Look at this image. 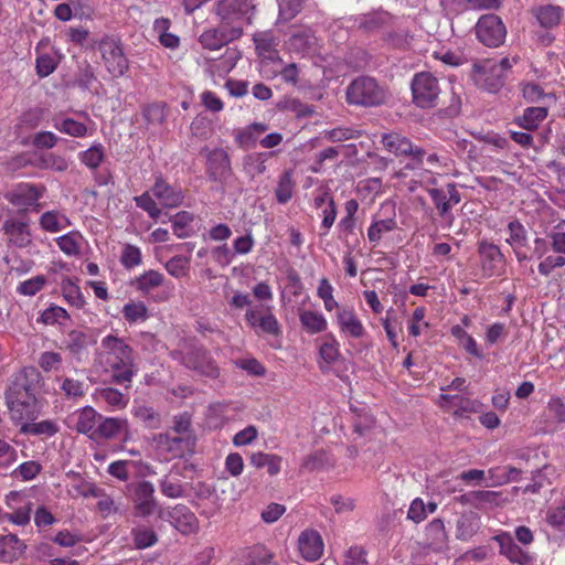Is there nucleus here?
Listing matches in <instances>:
<instances>
[{
    "mask_svg": "<svg viewBox=\"0 0 565 565\" xmlns=\"http://www.w3.org/2000/svg\"><path fill=\"white\" fill-rule=\"evenodd\" d=\"M43 379L34 366H26L12 376L6 390V404L14 424L34 420L39 416V398Z\"/></svg>",
    "mask_w": 565,
    "mask_h": 565,
    "instance_id": "1",
    "label": "nucleus"
},
{
    "mask_svg": "<svg viewBox=\"0 0 565 565\" xmlns=\"http://www.w3.org/2000/svg\"><path fill=\"white\" fill-rule=\"evenodd\" d=\"M132 352L122 339L109 334L102 340L96 360L106 371L113 372V382L126 384L131 382L136 372Z\"/></svg>",
    "mask_w": 565,
    "mask_h": 565,
    "instance_id": "2",
    "label": "nucleus"
},
{
    "mask_svg": "<svg viewBox=\"0 0 565 565\" xmlns=\"http://www.w3.org/2000/svg\"><path fill=\"white\" fill-rule=\"evenodd\" d=\"M345 97L350 105L375 107L386 102L387 92L374 77L362 75L348 85Z\"/></svg>",
    "mask_w": 565,
    "mask_h": 565,
    "instance_id": "3",
    "label": "nucleus"
},
{
    "mask_svg": "<svg viewBox=\"0 0 565 565\" xmlns=\"http://www.w3.org/2000/svg\"><path fill=\"white\" fill-rule=\"evenodd\" d=\"M441 94L438 79L430 73L422 72L412 81L413 102L420 108H431L438 105Z\"/></svg>",
    "mask_w": 565,
    "mask_h": 565,
    "instance_id": "4",
    "label": "nucleus"
},
{
    "mask_svg": "<svg viewBox=\"0 0 565 565\" xmlns=\"http://www.w3.org/2000/svg\"><path fill=\"white\" fill-rule=\"evenodd\" d=\"M157 448L169 454L172 458H183L195 452L196 436H179L171 431L160 433L153 436Z\"/></svg>",
    "mask_w": 565,
    "mask_h": 565,
    "instance_id": "5",
    "label": "nucleus"
},
{
    "mask_svg": "<svg viewBox=\"0 0 565 565\" xmlns=\"http://www.w3.org/2000/svg\"><path fill=\"white\" fill-rule=\"evenodd\" d=\"M475 30L478 40L488 47H499L507 36V28L501 18L492 13L480 17Z\"/></svg>",
    "mask_w": 565,
    "mask_h": 565,
    "instance_id": "6",
    "label": "nucleus"
},
{
    "mask_svg": "<svg viewBox=\"0 0 565 565\" xmlns=\"http://www.w3.org/2000/svg\"><path fill=\"white\" fill-rule=\"evenodd\" d=\"M99 50L107 71L114 77L118 78L124 76L129 68V62L124 54L120 42L105 38L99 43Z\"/></svg>",
    "mask_w": 565,
    "mask_h": 565,
    "instance_id": "7",
    "label": "nucleus"
},
{
    "mask_svg": "<svg viewBox=\"0 0 565 565\" xmlns=\"http://www.w3.org/2000/svg\"><path fill=\"white\" fill-rule=\"evenodd\" d=\"M383 147L391 153L399 157H409L416 164H422L426 151L415 146L407 137L397 132H390L382 136Z\"/></svg>",
    "mask_w": 565,
    "mask_h": 565,
    "instance_id": "8",
    "label": "nucleus"
},
{
    "mask_svg": "<svg viewBox=\"0 0 565 565\" xmlns=\"http://www.w3.org/2000/svg\"><path fill=\"white\" fill-rule=\"evenodd\" d=\"M131 500L139 516L151 515L158 507L154 487L150 481L140 480L129 484Z\"/></svg>",
    "mask_w": 565,
    "mask_h": 565,
    "instance_id": "9",
    "label": "nucleus"
},
{
    "mask_svg": "<svg viewBox=\"0 0 565 565\" xmlns=\"http://www.w3.org/2000/svg\"><path fill=\"white\" fill-rule=\"evenodd\" d=\"M181 363L200 375L211 379L218 376V367L215 361L211 358L207 350L202 347H192L188 352L183 353Z\"/></svg>",
    "mask_w": 565,
    "mask_h": 565,
    "instance_id": "10",
    "label": "nucleus"
},
{
    "mask_svg": "<svg viewBox=\"0 0 565 565\" xmlns=\"http://www.w3.org/2000/svg\"><path fill=\"white\" fill-rule=\"evenodd\" d=\"M472 78L479 88L489 93H497L504 85V77L500 75V67L490 66V61L475 64Z\"/></svg>",
    "mask_w": 565,
    "mask_h": 565,
    "instance_id": "11",
    "label": "nucleus"
},
{
    "mask_svg": "<svg viewBox=\"0 0 565 565\" xmlns=\"http://www.w3.org/2000/svg\"><path fill=\"white\" fill-rule=\"evenodd\" d=\"M254 6L249 0H218L215 3L214 12L222 23L232 24L245 17Z\"/></svg>",
    "mask_w": 565,
    "mask_h": 565,
    "instance_id": "12",
    "label": "nucleus"
},
{
    "mask_svg": "<svg viewBox=\"0 0 565 565\" xmlns=\"http://www.w3.org/2000/svg\"><path fill=\"white\" fill-rule=\"evenodd\" d=\"M206 173L214 182H223L232 174L231 159L224 149L211 150L206 158Z\"/></svg>",
    "mask_w": 565,
    "mask_h": 565,
    "instance_id": "13",
    "label": "nucleus"
},
{
    "mask_svg": "<svg viewBox=\"0 0 565 565\" xmlns=\"http://www.w3.org/2000/svg\"><path fill=\"white\" fill-rule=\"evenodd\" d=\"M242 34V28H213L204 31L199 40L204 49L215 51L238 39Z\"/></svg>",
    "mask_w": 565,
    "mask_h": 565,
    "instance_id": "14",
    "label": "nucleus"
},
{
    "mask_svg": "<svg viewBox=\"0 0 565 565\" xmlns=\"http://www.w3.org/2000/svg\"><path fill=\"white\" fill-rule=\"evenodd\" d=\"M169 521L183 535L198 533L200 529L196 515L184 504H177L169 512Z\"/></svg>",
    "mask_w": 565,
    "mask_h": 565,
    "instance_id": "15",
    "label": "nucleus"
},
{
    "mask_svg": "<svg viewBox=\"0 0 565 565\" xmlns=\"http://www.w3.org/2000/svg\"><path fill=\"white\" fill-rule=\"evenodd\" d=\"M43 191L44 188H39L31 183H20L6 193V199L18 207L28 209L36 203L42 196Z\"/></svg>",
    "mask_w": 565,
    "mask_h": 565,
    "instance_id": "16",
    "label": "nucleus"
},
{
    "mask_svg": "<svg viewBox=\"0 0 565 565\" xmlns=\"http://www.w3.org/2000/svg\"><path fill=\"white\" fill-rule=\"evenodd\" d=\"M478 252L481 257L483 273L489 277L498 274L504 262V256L500 248L493 243L481 241Z\"/></svg>",
    "mask_w": 565,
    "mask_h": 565,
    "instance_id": "17",
    "label": "nucleus"
},
{
    "mask_svg": "<svg viewBox=\"0 0 565 565\" xmlns=\"http://www.w3.org/2000/svg\"><path fill=\"white\" fill-rule=\"evenodd\" d=\"M122 434H125V439H127L129 426L126 418L102 416L93 440L97 443L100 440H109Z\"/></svg>",
    "mask_w": 565,
    "mask_h": 565,
    "instance_id": "18",
    "label": "nucleus"
},
{
    "mask_svg": "<svg viewBox=\"0 0 565 565\" xmlns=\"http://www.w3.org/2000/svg\"><path fill=\"white\" fill-rule=\"evenodd\" d=\"M392 15L386 11H374L361 15L355 20L358 29L366 34H373L387 29L392 23Z\"/></svg>",
    "mask_w": 565,
    "mask_h": 565,
    "instance_id": "19",
    "label": "nucleus"
},
{
    "mask_svg": "<svg viewBox=\"0 0 565 565\" xmlns=\"http://www.w3.org/2000/svg\"><path fill=\"white\" fill-rule=\"evenodd\" d=\"M299 551L307 561L318 559L323 552V542L321 535L313 530L301 533L298 539Z\"/></svg>",
    "mask_w": 565,
    "mask_h": 565,
    "instance_id": "20",
    "label": "nucleus"
},
{
    "mask_svg": "<svg viewBox=\"0 0 565 565\" xmlns=\"http://www.w3.org/2000/svg\"><path fill=\"white\" fill-rule=\"evenodd\" d=\"M153 195L166 207H177L183 202V193L179 188L171 186L161 177L156 179L151 189Z\"/></svg>",
    "mask_w": 565,
    "mask_h": 565,
    "instance_id": "21",
    "label": "nucleus"
},
{
    "mask_svg": "<svg viewBox=\"0 0 565 565\" xmlns=\"http://www.w3.org/2000/svg\"><path fill=\"white\" fill-rule=\"evenodd\" d=\"M20 434L26 436H38L42 439H46L55 436L60 431V426L56 420L44 419L41 422L23 420L19 422Z\"/></svg>",
    "mask_w": 565,
    "mask_h": 565,
    "instance_id": "22",
    "label": "nucleus"
},
{
    "mask_svg": "<svg viewBox=\"0 0 565 565\" xmlns=\"http://www.w3.org/2000/svg\"><path fill=\"white\" fill-rule=\"evenodd\" d=\"M494 540L499 544L500 554L509 558L510 562L520 565H527L530 563V556L522 551L508 533L499 534L494 536Z\"/></svg>",
    "mask_w": 565,
    "mask_h": 565,
    "instance_id": "23",
    "label": "nucleus"
},
{
    "mask_svg": "<svg viewBox=\"0 0 565 565\" xmlns=\"http://www.w3.org/2000/svg\"><path fill=\"white\" fill-rule=\"evenodd\" d=\"M95 342L96 340L93 335L82 330H72L66 337L65 348L73 358L81 361L83 355L87 352L88 347Z\"/></svg>",
    "mask_w": 565,
    "mask_h": 565,
    "instance_id": "24",
    "label": "nucleus"
},
{
    "mask_svg": "<svg viewBox=\"0 0 565 565\" xmlns=\"http://www.w3.org/2000/svg\"><path fill=\"white\" fill-rule=\"evenodd\" d=\"M26 545L15 535H0V562L12 563L24 553Z\"/></svg>",
    "mask_w": 565,
    "mask_h": 565,
    "instance_id": "25",
    "label": "nucleus"
},
{
    "mask_svg": "<svg viewBox=\"0 0 565 565\" xmlns=\"http://www.w3.org/2000/svg\"><path fill=\"white\" fill-rule=\"evenodd\" d=\"M100 418L102 415L98 414L93 407L86 406L82 408L77 414L75 424L76 430L79 434L87 435L88 438L93 440L97 431Z\"/></svg>",
    "mask_w": 565,
    "mask_h": 565,
    "instance_id": "26",
    "label": "nucleus"
},
{
    "mask_svg": "<svg viewBox=\"0 0 565 565\" xmlns=\"http://www.w3.org/2000/svg\"><path fill=\"white\" fill-rule=\"evenodd\" d=\"M337 320L342 332L352 338L360 339L365 334V329L352 310L343 309L337 313Z\"/></svg>",
    "mask_w": 565,
    "mask_h": 565,
    "instance_id": "27",
    "label": "nucleus"
},
{
    "mask_svg": "<svg viewBox=\"0 0 565 565\" xmlns=\"http://www.w3.org/2000/svg\"><path fill=\"white\" fill-rule=\"evenodd\" d=\"M3 231L19 247H25L31 243L29 225L25 222L7 220L3 223Z\"/></svg>",
    "mask_w": 565,
    "mask_h": 565,
    "instance_id": "28",
    "label": "nucleus"
},
{
    "mask_svg": "<svg viewBox=\"0 0 565 565\" xmlns=\"http://www.w3.org/2000/svg\"><path fill=\"white\" fill-rule=\"evenodd\" d=\"M479 527L480 519L477 513H463L457 521L456 537L461 541H468L478 532Z\"/></svg>",
    "mask_w": 565,
    "mask_h": 565,
    "instance_id": "29",
    "label": "nucleus"
},
{
    "mask_svg": "<svg viewBox=\"0 0 565 565\" xmlns=\"http://www.w3.org/2000/svg\"><path fill=\"white\" fill-rule=\"evenodd\" d=\"M547 117V108L529 107L522 116L515 118V124L521 128L533 131L539 128L540 124Z\"/></svg>",
    "mask_w": 565,
    "mask_h": 565,
    "instance_id": "30",
    "label": "nucleus"
},
{
    "mask_svg": "<svg viewBox=\"0 0 565 565\" xmlns=\"http://www.w3.org/2000/svg\"><path fill=\"white\" fill-rule=\"evenodd\" d=\"M299 319L301 326L311 334L322 332L327 329V320L319 312L302 310L299 313Z\"/></svg>",
    "mask_w": 565,
    "mask_h": 565,
    "instance_id": "31",
    "label": "nucleus"
},
{
    "mask_svg": "<svg viewBox=\"0 0 565 565\" xmlns=\"http://www.w3.org/2000/svg\"><path fill=\"white\" fill-rule=\"evenodd\" d=\"M281 457L274 454L254 452L250 456V463L259 469L267 467L270 476H275L280 471Z\"/></svg>",
    "mask_w": 565,
    "mask_h": 565,
    "instance_id": "32",
    "label": "nucleus"
},
{
    "mask_svg": "<svg viewBox=\"0 0 565 565\" xmlns=\"http://www.w3.org/2000/svg\"><path fill=\"white\" fill-rule=\"evenodd\" d=\"M316 43V38L309 31H300L292 34L288 41L291 52L308 54Z\"/></svg>",
    "mask_w": 565,
    "mask_h": 565,
    "instance_id": "33",
    "label": "nucleus"
},
{
    "mask_svg": "<svg viewBox=\"0 0 565 565\" xmlns=\"http://www.w3.org/2000/svg\"><path fill=\"white\" fill-rule=\"evenodd\" d=\"M509 237L507 243L513 248H523L527 246V231L519 220H513L508 224Z\"/></svg>",
    "mask_w": 565,
    "mask_h": 565,
    "instance_id": "34",
    "label": "nucleus"
},
{
    "mask_svg": "<svg viewBox=\"0 0 565 565\" xmlns=\"http://www.w3.org/2000/svg\"><path fill=\"white\" fill-rule=\"evenodd\" d=\"M563 10L557 6L547 4L536 10V19L543 28L550 29L561 21Z\"/></svg>",
    "mask_w": 565,
    "mask_h": 565,
    "instance_id": "35",
    "label": "nucleus"
},
{
    "mask_svg": "<svg viewBox=\"0 0 565 565\" xmlns=\"http://www.w3.org/2000/svg\"><path fill=\"white\" fill-rule=\"evenodd\" d=\"M266 153L254 152L243 158V169L250 177L263 174L266 171Z\"/></svg>",
    "mask_w": 565,
    "mask_h": 565,
    "instance_id": "36",
    "label": "nucleus"
},
{
    "mask_svg": "<svg viewBox=\"0 0 565 565\" xmlns=\"http://www.w3.org/2000/svg\"><path fill=\"white\" fill-rule=\"evenodd\" d=\"M476 509H492L507 502L501 492L491 490L476 491Z\"/></svg>",
    "mask_w": 565,
    "mask_h": 565,
    "instance_id": "37",
    "label": "nucleus"
},
{
    "mask_svg": "<svg viewBox=\"0 0 565 565\" xmlns=\"http://www.w3.org/2000/svg\"><path fill=\"white\" fill-rule=\"evenodd\" d=\"M193 214L181 211L172 217V230L179 238H185L193 234L191 223L193 222Z\"/></svg>",
    "mask_w": 565,
    "mask_h": 565,
    "instance_id": "38",
    "label": "nucleus"
},
{
    "mask_svg": "<svg viewBox=\"0 0 565 565\" xmlns=\"http://www.w3.org/2000/svg\"><path fill=\"white\" fill-rule=\"evenodd\" d=\"M163 284V275L157 270H148L140 275L136 281L137 290L149 294L152 289Z\"/></svg>",
    "mask_w": 565,
    "mask_h": 565,
    "instance_id": "39",
    "label": "nucleus"
},
{
    "mask_svg": "<svg viewBox=\"0 0 565 565\" xmlns=\"http://www.w3.org/2000/svg\"><path fill=\"white\" fill-rule=\"evenodd\" d=\"M428 193L439 212V215L448 221L449 224L454 222V215L450 213L451 205L448 202L447 194L444 189H429Z\"/></svg>",
    "mask_w": 565,
    "mask_h": 565,
    "instance_id": "40",
    "label": "nucleus"
},
{
    "mask_svg": "<svg viewBox=\"0 0 565 565\" xmlns=\"http://www.w3.org/2000/svg\"><path fill=\"white\" fill-rule=\"evenodd\" d=\"M294 189L295 182L292 181V172L287 170L280 175L277 189L275 191L277 201L281 204L290 201L294 194Z\"/></svg>",
    "mask_w": 565,
    "mask_h": 565,
    "instance_id": "41",
    "label": "nucleus"
},
{
    "mask_svg": "<svg viewBox=\"0 0 565 565\" xmlns=\"http://www.w3.org/2000/svg\"><path fill=\"white\" fill-rule=\"evenodd\" d=\"M134 544L138 550H145L158 542V535L152 529L139 526L131 531Z\"/></svg>",
    "mask_w": 565,
    "mask_h": 565,
    "instance_id": "42",
    "label": "nucleus"
},
{
    "mask_svg": "<svg viewBox=\"0 0 565 565\" xmlns=\"http://www.w3.org/2000/svg\"><path fill=\"white\" fill-rule=\"evenodd\" d=\"M122 315L129 323L146 321L149 318L148 308L142 301L126 303L122 308Z\"/></svg>",
    "mask_w": 565,
    "mask_h": 565,
    "instance_id": "43",
    "label": "nucleus"
},
{
    "mask_svg": "<svg viewBox=\"0 0 565 565\" xmlns=\"http://www.w3.org/2000/svg\"><path fill=\"white\" fill-rule=\"evenodd\" d=\"M99 399L104 401L111 407L125 408L129 398L114 387H104L97 391Z\"/></svg>",
    "mask_w": 565,
    "mask_h": 565,
    "instance_id": "44",
    "label": "nucleus"
},
{
    "mask_svg": "<svg viewBox=\"0 0 565 565\" xmlns=\"http://www.w3.org/2000/svg\"><path fill=\"white\" fill-rule=\"evenodd\" d=\"M396 226V221L393 217L376 221L369 227L367 237L370 242L376 243L385 233L392 232Z\"/></svg>",
    "mask_w": 565,
    "mask_h": 565,
    "instance_id": "45",
    "label": "nucleus"
},
{
    "mask_svg": "<svg viewBox=\"0 0 565 565\" xmlns=\"http://www.w3.org/2000/svg\"><path fill=\"white\" fill-rule=\"evenodd\" d=\"M159 486L161 493L168 498L178 499L184 495L181 481L178 478H173L171 473L164 476Z\"/></svg>",
    "mask_w": 565,
    "mask_h": 565,
    "instance_id": "46",
    "label": "nucleus"
},
{
    "mask_svg": "<svg viewBox=\"0 0 565 565\" xmlns=\"http://www.w3.org/2000/svg\"><path fill=\"white\" fill-rule=\"evenodd\" d=\"M105 158L104 147L100 143L94 145L79 153V159L89 169H96Z\"/></svg>",
    "mask_w": 565,
    "mask_h": 565,
    "instance_id": "47",
    "label": "nucleus"
},
{
    "mask_svg": "<svg viewBox=\"0 0 565 565\" xmlns=\"http://www.w3.org/2000/svg\"><path fill=\"white\" fill-rule=\"evenodd\" d=\"M54 127L63 134L72 137H84L87 134L85 124L74 120L73 118H65L60 122H55Z\"/></svg>",
    "mask_w": 565,
    "mask_h": 565,
    "instance_id": "48",
    "label": "nucleus"
},
{
    "mask_svg": "<svg viewBox=\"0 0 565 565\" xmlns=\"http://www.w3.org/2000/svg\"><path fill=\"white\" fill-rule=\"evenodd\" d=\"M62 291L66 301L77 308H82L85 305V298L79 287L71 280L62 282Z\"/></svg>",
    "mask_w": 565,
    "mask_h": 565,
    "instance_id": "49",
    "label": "nucleus"
},
{
    "mask_svg": "<svg viewBox=\"0 0 565 565\" xmlns=\"http://www.w3.org/2000/svg\"><path fill=\"white\" fill-rule=\"evenodd\" d=\"M171 433L179 436L195 435L192 429V417L188 412L173 416Z\"/></svg>",
    "mask_w": 565,
    "mask_h": 565,
    "instance_id": "50",
    "label": "nucleus"
},
{
    "mask_svg": "<svg viewBox=\"0 0 565 565\" xmlns=\"http://www.w3.org/2000/svg\"><path fill=\"white\" fill-rule=\"evenodd\" d=\"M164 267L171 276L175 278L183 277L189 271L190 258L180 255L173 256L166 263Z\"/></svg>",
    "mask_w": 565,
    "mask_h": 565,
    "instance_id": "51",
    "label": "nucleus"
},
{
    "mask_svg": "<svg viewBox=\"0 0 565 565\" xmlns=\"http://www.w3.org/2000/svg\"><path fill=\"white\" fill-rule=\"evenodd\" d=\"M141 250L139 247L126 244L122 247L120 263L126 269H131L141 264Z\"/></svg>",
    "mask_w": 565,
    "mask_h": 565,
    "instance_id": "52",
    "label": "nucleus"
},
{
    "mask_svg": "<svg viewBox=\"0 0 565 565\" xmlns=\"http://www.w3.org/2000/svg\"><path fill=\"white\" fill-rule=\"evenodd\" d=\"M545 521L553 529L564 532L565 531V504L550 508L546 511Z\"/></svg>",
    "mask_w": 565,
    "mask_h": 565,
    "instance_id": "53",
    "label": "nucleus"
},
{
    "mask_svg": "<svg viewBox=\"0 0 565 565\" xmlns=\"http://www.w3.org/2000/svg\"><path fill=\"white\" fill-rule=\"evenodd\" d=\"M18 459V451L9 443L0 439V475L11 468Z\"/></svg>",
    "mask_w": 565,
    "mask_h": 565,
    "instance_id": "54",
    "label": "nucleus"
},
{
    "mask_svg": "<svg viewBox=\"0 0 565 565\" xmlns=\"http://www.w3.org/2000/svg\"><path fill=\"white\" fill-rule=\"evenodd\" d=\"M326 339L327 340L320 347V356L326 363L331 364L337 361L340 355L339 344L332 334H328Z\"/></svg>",
    "mask_w": 565,
    "mask_h": 565,
    "instance_id": "55",
    "label": "nucleus"
},
{
    "mask_svg": "<svg viewBox=\"0 0 565 565\" xmlns=\"http://www.w3.org/2000/svg\"><path fill=\"white\" fill-rule=\"evenodd\" d=\"M328 463L326 451L318 450L303 458L300 468L306 471H315L323 468Z\"/></svg>",
    "mask_w": 565,
    "mask_h": 565,
    "instance_id": "56",
    "label": "nucleus"
},
{
    "mask_svg": "<svg viewBox=\"0 0 565 565\" xmlns=\"http://www.w3.org/2000/svg\"><path fill=\"white\" fill-rule=\"evenodd\" d=\"M328 203L326 209L323 210V220H322V226L326 228H330L335 220L337 216V207L335 203L332 198L327 196H320L315 200V203L318 207H320L322 204Z\"/></svg>",
    "mask_w": 565,
    "mask_h": 565,
    "instance_id": "57",
    "label": "nucleus"
},
{
    "mask_svg": "<svg viewBox=\"0 0 565 565\" xmlns=\"http://www.w3.org/2000/svg\"><path fill=\"white\" fill-rule=\"evenodd\" d=\"M565 254L548 255L539 264V273L542 276L548 277L551 273L565 266Z\"/></svg>",
    "mask_w": 565,
    "mask_h": 565,
    "instance_id": "58",
    "label": "nucleus"
},
{
    "mask_svg": "<svg viewBox=\"0 0 565 565\" xmlns=\"http://www.w3.org/2000/svg\"><path fill=\"white\" fill-rule=\"evenodd\" d=\"M358 137L359 131L352 128L338 127L324 131V138L331 142H341Z\"/></svg>",
    "mask_w": 565,
    "mask_h": 565,
    "instance_id": "59",
    "label": "nucleus"
},
{
    "mask_svg": "<svg viewBox=\"0 0 565 565\" xmlns=\"http://www.w3.org/2000/svg\"><path fill=\"white\" fill-rule=\"evenodd\" d=\"M143 116L148 124L161 125L167 118L164 105L158 103L148 105L143 109Z\"/></svg>",
    "mask_w": 565,
    "mask_h": 565,
    "instance_id": "60",
    "label": "nucleus"
},
{
    "mask_svg": "<svg viewBox=\"0 0 565 565\" xmlns=\"http://www.w3.org/2000/svg\"><path fill=\"white\" fill-rule=\"evenodd\" d=\"M42 470V466L34 460L21 463L14 471L15 477H20L24 481L34 479Z\"/></svg>",
    "mask_w": 565,
    "mask_h": 565,
    "instance_id": "61",
    "label": "nucleus"
},
{
    "mask_svg": "<svg viewBox=\"0 0 565 565\" xmlns=\"http://www.w3.org/2000/svg\"><path fill=\"white\" fill-rule=\"evenodd\" d=\"M62 355L57 352L46 351L39 358V365L45 372L57 371L62 365Z\"/></svg>",
    "mask_w": 565,
    "mask_h": 565,
    "instance_id": "62",
    "label": "nucleus"
},
{
    "mask_svg": "<svg viewBox=\"0 0 565 565\" xmlns=\"http://www.w3.org/2000/svg\"><path fill=\"white\" fill-rule=\"evenodd\" d=\"M67 318L68 313L64 308L51 306L42 312L40 320L45 324H54L61 323L62 320H66Z\"/></svg>",
    "mask_w": 565,
    "mask_h": 565,
    "instance_id": "63",
    "label": "nucleus"
},
{
    "mask_svg": "<svg viewBox=\"0 0 565 565\" xmlns=\"http://www.w3.org/2000/svg\"><path fill=\"white\" fill-rule=\"evenodd\" d=\"M135 201L137 206L146 211L151 218L156 220L160 216L161 210L157 206V203L148 192H145L139 196H136Z\"/></svg>",
    "mask_w": 565,
    "mask_h": 565,
    "instance_id": "64",
    "label": "nucleus"
}]
</instances>
